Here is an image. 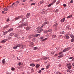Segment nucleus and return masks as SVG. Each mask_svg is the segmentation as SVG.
I'll list each match as a JSON object with an SVG mask.
<instances>
[{
  "label": "nucleus",
  "mask_w": 74,
  "mask_h": 74,
  "mask_svg": "<svg viewBox=\"0 0 74 74\" xmlns=\"http://www.w3.org/2000/svg\"><path fill=\"white\" fill-rule=\"evenodd\" d=\"M18 4H19V1H17L13 3L12 5L9 7H11V8H14V7L13 6V5H14V6L17 7Z\"/></svg>",
  "instance_id": "obj_1"
},
{
  "label": "nucleus",
  "mask_w": 74,
  "mask_h": 74,
  "mask_svg": "<svg viewBox=\"0 0 74 74\" xmlns=\"http://www.w3.org/2000/svg\"><path fill=\"white\" fill-rule=\"evenodd\" d=\"M21 47V48L22 49H23V48H24V47L22 45H21L20 44L15 45L13 47V48L14 49H16L18 47Z\"/></svg>",
  "instance_id": "obj_2"
},
{
  "label": "nucleus",
  "mask_w": 74,
  "mask_h": 74,
  "mask_svg": "<svg viewBox=\"0 0 74 74\" xmlns=\"http://www.w3.org/2000/svg\"><path fill=\"white\" fill-rule=\"evenodd\" d=\"M23 20L25 19H26V18L25 17V16H18V17H17L15 18V21H16V20H18V19H20V18H22Z\"/></svg>",
  "instance_id": "obj_3"
},
{
  "label": "nucleus",
  "mask_w": 74,
  "mask_h": 74,
  "mask_svg": "<svg viewBox=\"0 0 74 74\" xmlns=\"http://www.w3.org/2000/svg\"><path fill=\"white\" fill-rule=\"evenodd\" d=\"M70 36L72 38H73L72 39H71V42H74V35H70Z\"/></svg>",
  "instance_id": "obj_4"
},
{
  "label": "nucleus",
  "mask_w": 74,
  "mask_h": 74,
  "mask_svg": "<svg viewBox=\"0 0 74 74\" xmlns=\"http://www.w3.org/2000/svg\"><path fill=\"white\" fill-rule=\"evenodd\" d=\"M27 24L26 23H24L22 24L21 25H20L18 27H22V26H27Z\"/></svg>",
  "instance_id": "obj_5"
},
{
  "label": "nucleus",
  "mask_w": 74,
  "mask_h": 74,
  "mask_svg": "<svg viewBox=\"0 0 74 74\" xmlns=\"http://www.w3.org/2000/svg\"><path fill=\"white\" fill-rule=\"evenodd\" d=\"M70 65V64H68L66 65V66L68 67V68L69 69H71V66Z\"/></svg>",
  "instance_id": "obj_6"
},
{
  "label": "nucleus",
  "mask_w": 74,
  "mask_h": 74,
  "mask_svg": "<svg viewBox=\"0 0 74 74\" xmlns=\"http://www.w3.org/2000/svg\"><path fill=\"white\" fill-rule=\"evenodd\" d=\"M70 48V47H68V48L65 49L63 50V52H66V51H68V50H69Z\"/></svg>",
  "instance_id": "obj_7"
},
{
  "label": "nucleus",
  "mask_w": 74,
  "mask_h": 74,
  "mask_svg": "<svg viewBox=\"0 0 74 74\" xmlns=\"http://www.w3.org/2000/svg\"><path fill=\"white\" fill-rule=\"evenodd\" d=\"M42 30H43L42 29H41L40 30H37L36 32L37 33H41V32Z\"/></svg>",
  "instance_id": "obj_8"
},
{
  "label": "nucleus",
  "mask_w": 74,
  "mask_h": 74,
  "mask_svg": "<svg viewBox=\"0 0 74 74\" xmlns=\"http://www.w3.org/2000/svg\"><path fill=\"white\" fill-rule=\"evenodd\" d=\"M29 45L30 47H33L34 46V44L33 42H30L29 43Z\"/></svg>",
  "instance_id": "obj_9"
},
{
  "label": "nucleus",
  "mask_w": 74,
  "mask_h": 74,
  "mask_svg": "<svg viewBox=\"0 0 74 74\" xmlns=\"http://www.w3.org/2000/svg\"><path fill=\"white\" fill-rule=\"evenodd\" d=\"M31 27H25V29L27 30H29L30 29H31Z\"/></svg>",
  "instance_id": "obj_10"
},
{
  "label": "nucleus",
  "mask_w": 74,
  "mask_h": 74,
  "mask_svg": "<svg viewBox=\"0 0 74 74\" xmlns=\"http://www.w3.org/2000/svg\"><path fill=\"white\" fill-rule=\"evenodd\" d=\"M65 21V18H64L62 19H61L60 21L61 22V23H62L64 22Z\"/></svg>",
  "instance_id": "obj_11"
},
{
  "label": "nucleus",
  "mask_w": 74,
  "mask_h": 74,
  "mask_svg": "<svg viewBox=\"0 0 74 74\" xmlns=\"http://www.w3.org/2000/svg\"><path fill=\"white\" fill-rule=\"evenodd\" d=\"M66 71L67 72H68V73H72V71L69 69H67Z\"/></svg>",
  "instance_id": "obj_12"
},
{
  "label": "nucleus",
  "mask_w": 74,
  "mask_h": 74,
  "mask_svg": "<svg viewBox=\"0 0 74 74\" xmlns=\"http://www.w3.org/2000/svg\"><path fill=\"white\" fill-rule=\"evenodd\" d=\"M43 3H44V1H41L39 2L38 4L41 5Z\"/></svg>",
  "instance_id": "obj_13"
},
{
  "label": "nucleus",
  "mask_w": 74,
  "mask_h": 74,
  "mask_svg": "<svg viewBox=\"0 0 74 74\" xmlns=\"http://www.w3.org/2000/svg\"><path fill=\"white\" fill-rule=\"evenodd\" d=\"M63 55L62 54L61 55L59 56L58 57V59H60V58H62V57H63Z\"/></svg>",
  "instance_id": "obj_14"
},
{
  "label": "nucleus",
  "mask_w": 74,
  "mask_h": 74,
  "mask_svg": "<svg viewBox=\"0 0 74 74\" xmlns=\"http://www.w3.org/2000/svg\"><path fill=\"white\" fill-rule=\"evenodd\" d=\"M2 63L3 64H5V59H3L2 60Z\"/></svg>",
  "instance_id": "obj_15"
},
{
  "label": "nucleus",
  "mask_w": 74,
  "mask_h": 74,
  "mask_svg": "<svg viewBox=\"0 0 74 74\" xmlns=\"http://www.w3.org/2000/svg\"><path fill=\"white\" fill-rule=\"evenodd\" d=\"M7 40V39H4L2 40V41L1 42V43H4V42H6Z\"/></svg>",
  "instance_id": "obj_16"
},
{
  "label": "nucleus",
  "mask_w": 74,
  "mask_h": 74,
  "mask_svg": "<svg viewBox=\"0 0 74 74\" xmlns=\"http://www.w3.org/2000/svg\"><path fill=\"white\" fill-rule=\"evenodd\" d=\"M49 66H50V64H49L46 66V69H48V68L49 67Z\"/></svg>",
  "instance_id": "obj_17"
},
{
  "label": "nucleus",
  "mask_w": 74,
  "mask_h": 74,
  "mask_svg": "<svg viewBox=\"0 0 74 74\" xmlns=\"http://www.w3.org/2000/svg\"><path fill=\"white\" fill-rule=\"evenodd\" d=\"M38 36H40V34H36L34 35V37H38Z\"/></svg>",
  "instance_id": "obj_18"
},
{
  "label": "nucleus",
  "mask_w": 74,
  "mask_h": 74,
  "mask_svg": "<svg viewBox=\"0 0 74 74\" xmlns=\"http://www.w3.org/2000/svg\"><path fill=\"white\" fill-rule=\"evenodd\" d=\"M42 59H43V60H47V59H49V57H46L45 58H43Z\"/></svg>",
  "instance_id": "obj_19"
},
{
  "label": "nucleus",
  "mask_w": 74,
  "mask_h": 74,
  "mask_svg": "<svg viewBox=\"0 0 74 74\" xmlns=\"http://www.w3.org/2000/svg\"><path fill=\"white\" fill-rule=\"evenodd\" d=\"M33 36L32 35H30L28 37L29 38H33Z\"/></svg>",
  "instance_id": "obj_20"
},
{
  "label": "nucleus",
  "mask_w": 74,
  "mask_h": 74,
  "mask_svg": "<svg viewBox=\"0 0 74 74\" xmlns=\"http://www.w3.org/2000/svg\"><path fill=\"white\" fill-rule=\"evenodd\" d=\"M30 13H28L26 16L28 18H29V16H30Z\"/></svg>",
  "instance_id": "obj_21"
},
{
  "label": "nucleus",
  "mask_w": 74,
  "mask_h": 74,
  "mask_svg": "<svg viewBox=\"0 0 74 74\" xmlns=\"http://www.w3.org/2000/svg\"><path fill=\"white\" fill-rule=\"evenodd\" d=\"M52 30L51 29H49V30H47L46 31V32H52Z\"/></svg>",
  "instance_id": "obj_22"
},
{
  "label": "nucleus",
  "mask_w": 74,
  "mask_h": 74,
  "mask_svg": "<svg viewBox=\"0 0 74 74\" xmlns=\"http://www.w3.org/2000/svg\"><path fill=\"white\" fill-rule=\"evenodd\" d=\"M18 65L19 66H22V63L21 62H19L18 64Z\"/></svg>",
  "instance_id": "obj_23"
},
{
  "label": "nucleus",
  "mask_w": 74,
  "mask_h": 74,
  "mask_svg": "<svg viewBox=\"0 0 74 74\" xmlns=\"http://www.w3.org/2000/svg\"><path fill=\"white\" fill-rule=\"evenodd\" d=\"M8 27H9L8 25H6L3 28V29H5L8 28Z\"/></svg>",
  "instance_id": "obj_24"
},
{
  "label": "nucleus",
  "mask_w": 74,
  "mask_h": 74,
  "mask_svg": "<svg viewBox=\"0 0 74 74\" xmlns=\"http://www.w3.org/2000/svg\"><path fill=\"white\" fill-rule=\"evenodd\" d=\"M30 66H32V67H34L35 66V64H30Z\"/></svg>",
  "instance_id": "obj_25"
},
{
  "label": "nucleus",
  "mask_w": 74,
  "mask_h": 74,
  "mask_svg": "<svg viewBox=\"0 0 74 74\" xmlns=\"http://www.w3.org/2000/svg\"><path fill=\"white\" fill-rule=\"evenodd\" d=\"M12 30H13V29H12V28H10L9 29L8 32H11V31H12Z\"/></svg>",
  "instance_id": "obj_26"
},
{
  "label": "nucleus",
  "mask_w": 74,
  "mask_h": 74,
  "mask_svg": "<svg viewBox=\"0 0 74 74\" xmlns=\"http://www.w3.org/2000/svg\"><path fill=\"white\" fill-rule=\"evenodd\" d=\"M56 37V36L55 35H53L52 36V38H55Z\"/></svg>",
  "instance_id": "obj_27"
},
{
  "label": "nucleus",
  "mask_w": 74,
  "mask_h": 74,
  "mask_svg": "<svg viewBox=\"0 0 74 74\" xmlns=\"http://www.w3.org/2000/svg\"><path fill=\"white\" fill-rule=\"evenodd\" d=\"M66 29L67 30H69V29H70V28L69 27V26H68L66 27Z\"/></svg>",
  "instance_id": "obj_28"
},
{
  "label": "nucleus",
  "mask_w": 74,
  "mask_h": 74,
  "mask_svg": "<svg viewBox=\"0 0 74 74\" xmlns=\"http://www.w3.org/2000/svg\"><path fill=\"white\" fill-rule=\"evenodd\" d=\"M49 22L48 21H46L44 23V24L45 25V24H49Z\"/></svg>",
  "instance_id": "obj_29"
},
{
  "label": "nucleus",
  "mask_w": 74,
  "mask_h": 74,
  "mask_svg": "<svg viewBox=\"0 0 74 74\" xmlns=\"http://www.w3.org/2000/svg\"><path fill=\"white\" fill-rule=\"evenodd\" d=\"M8 10V9H7V8H5L3 9V10L5 11H7Z\"/></svg>",
  "instance_id": "obj_30"
},
{
  "label": "nucleus",
  "mask_w": 74,
  "mask_h": 74,
  "mask_svg": "<svg viewBox=\"0 0 74 74\" xmlns=\"http://www.w3.org/2000/svg\"><path fill=\"white\" fill-rule=\"evenodd\" d=\"M71 17H72V15H69L67 17V18H71Z\"/></svg>",
  "instance_id": "obj_31"
},
{
  "label": "nucleus",
  "mask_w": 74,
  "mask_h": 74,
  "mask_svg": "<svg viewBox=\"0 0 74 74\" xmlns=\"http://www.w3.org/2000/svg\"><path fill=\"white\" fill-rule=\"evenodd\" d=\"M47 39H48V38H45L44 39L42 40L41 41H45V40H47Z\"/></svg>",
  "instance_id": "obj_32"
},
{
  "label": "nucleus",
  "mask_w": 74,
  "mask_h": 74,
  "mask_svg": "<svg viewBox=\"0 0 74 74\" xmlns=\"http://www.w3.org/2000/svg\"><path fill=\"white\" fill-rule=\"evenodd\" d=\"M45 24H44V23L43 24L41 25V27H43V26H45Z\"/></svg>",
  "instance_id": "obj_33"
},
{
  "label": "nucleus",
  "mask_w": 74,
  "mask_h": 74,
  "mask_svg": "<svg viewBox=\"0 0 74 74\" xmlns=\"http://www.w3.org/2000/svg\"><path fill=\"white\" fill-rule=\"evenodd\" d=\"M39 66L40 65L39 64H37L36 66V68H38Z\"/></svg>",
  "instance_id": "obj_34"
},
{
  "label": "nucleus",
  "mask_w": 74,
  "mask_h": 74,
  "mask_svg": "<svg viewBox=\"0 0 74 74\" xmlns=\"http://www.w3.org/2000/svg\"><path fill=\"white\" fill-rule=\"evenodd\" d=\"M58 26V24L56 23L54 25H53V27H55V26Z\"/></svg>",
  "instance_id": "obj_35"
},
{
  "label": "nucleus",
  "mask_w": 74,
  "mask_h": 74,
  "mask_svg": "<svg viewBox=\"0 0 74 74\" xmlns=\"http://www.w3.org/2000/svg\"><path fill=\"white\" fill-rule=\"evenodd\" d=\"M52 5H53V3H51L48 5V7H51Z\"/></svg>",
  "instance_id": "obj_36"
},
{
  "label": "nucleus",
  "mask_w": 74,
  "mask_h": 74,
  "mask_svg": "<svg viewBox=\"0 0 74 74\" xmlns=\"http://www.w3.org/2000/svg\"><path fill=\"white\" fill-rule=\"evenodd\" d=\"M14 35V33H12L10 34V36H13Z\"/></svg>",
  "instance_id": "obj_37"
},
{
  "label": "nucleus",
  "mask_w": 74,
  "mask_h": 74,
  "mask_svg": "<svg viewBox=\"0 0 74 74\" xmlns=\"http://www.w3.org/2000/svg\"><path fill=\"white\" fill-rule=\"evenodd\" d=\"M11 70H12V71H14V70H15V68H12L11 69Z\"/></svg>",
  "instance_id": "obj_38"
},
{
  "label": "nucleus",
  "mask_w": 74,
  "mask_h": 74,
  "mask_svg": "<svg viewBox=\"0 0 74 74\" xmlns=\"http://www.w3.org/2000/svg\"><path fill=\"white\" fill-rule=\"evenodd\" d=\"M64 32H60V34H64Z\"/></svg>",
  "instance_id": "obj_39"
},
{
  "label": "nucleus",
  "mask_w": 74,
  "mask_h": 74,
  "mask_svg": "<svg viewBox=\"0 0 74 74\" xmlns=\"http://www.w3.org/2000/svg\"><path fill=\"white\" fill-rule=\"evenodd\" d=\"M66 37V38H67V39H69V36L68 35H66L65 36Z\"/></svg>",
  "instance_id": "obj_40"
},
{
  "label": "nucleus",
  "mask_w": 74,
  "mask_h": 74,
  "mask_svg": "<svg viewBox=\"0 0 74 74\" xmlns=\"http://www.w3.org/2000/svg\"><path fill=\"white\" fill-rule=\"evenodd\" d=\"M38 49V48L36 47L34 48V49L35 50H36V49Z\"/></svg>",
  "instance_id": "obj_41"
},
{
  "label": "nucleus",
  "mask_w": 74,
  "mask_h": 74,
  "mask_svg": "<svg viewBox=\"0 0 74 74\" xmlns=\"http://www.w3.org/2000/svg\"><path fill=\"white\" fill-rule=\"evenodd\" d=\"M58 11H59V10L58 9H57L55 11L56 12H58Z\"/></svg>",
  "instance_id": "obj_42"
},
{
  "label": "nucleus",
  "mask_w": 74,
  "mask_h": 74,
  "mask_svg": "<svg viewBox=\"0 0 74 74\" xmlns=\"http://www.w3.org/2000/svg\"><path fill=\"white\" fill-rule=\"evenodd\" d=\"M36 4L35 3H32L31 5H35Z\"/></svg>",
  "instance_id": "obj_43"
},
{
  "label": "nucleus",
  "mask_w": 74,
  "mask_h": 74,
  "mask_svg": "<svg viewBox=\"0 0 74 74\" xmlns=\"http://www.w3.org/2000/svg\"><path fill=\"white\" fill-rule=\"evenodd\" d=\"M2 13H3V14H6V13H7V12H4V11H2Z\"/></svg>",
  "instance_id": "obj_44"
},
{
  "label": "nucleus",
  "mask_w": 74,
  "mask_h": 74,
  "mask_svg": "<svg viewBox=\"0 0 74 74\" xmlns=\"http://www.w3.org/2000/svg\"><path fill=\"white\" fill-rule=\"evenodd\" d=\"M56 0H54L53 1V3H55V2H56Z\"/></svg>",
  "instance_id": "obj_45"
},
{
  "label": "nucleus",
  "mask_w": 74,
  "mask_h": 74,
  "mask_svg": "<svg viewBox=\"0 0 74 74\" xmlns=\"http://www.w3.org/2000/svg\"><path fill=\"white\" fill-rule=\"evenodd\" d=\"M36 41V39H35V38H33L32 39V41L34 42V41Z\"/></svg>",
  "instance_id": "obj_46"
},
{
  "label": "nucleus",
  "mask_w": 74,
  "mask_h": 74,
  "mask_svg": "<svg viewBox=\"0 0 74 74\" xmlns=\"http://www.w3.org/2000/svg\"><path fill=\"white\" fill-rule=\"evenodd\" d=\"M73 3V0H71L70 1V3L71 4V3Z\"/></svg>",
  "instance_id": "obj_47"
},
{
  "label": "nucleus",
  "mask_w": 74,
  "mask_h": 74,
  "mask_svg": "<svg viewBox=\"0 0 74 74\" xmlns=\"http://www.w3.org/2000/svg\"><path fill=\"white\" fill-rule=\"evenodd\" d=\"M44 38V37H41L40 38V40H42V39H43Z\"/></svg>",
  "instance_id": "obj_48"
},
{
  "label": "nucleus",
  "mask_w": 74,
  "mask_h": 74,
  "mask_svg": "<svg viewBox=\"0 0 74 74\" xmlns=\"http://www.w3.org/2000/svg\"><path fill=\"white\" fill-rule=\"evenodd\" d=\"M10 21V19L9 18H8L7 20V22H9Z\"/></svg>",
  "instance_id": "obj_49"
},
{
  "label": "nucleus",
  "mask_w": 74,
  "mask_h": 74,
  "mask_svg": "<svg viewBox=\"0 0 74 74\" xmlns=\"http://www.w3.org/2000/svg\"><path fill=\"white\" fill-rule=\"evenodd\" d=\"M18 36V34H16L15 35V37H17V36Z\"/></svg>",
  "instance_id": "obj_50"
},
{
  "label": "nucleus",
  "mask_w": 74,
  "mask_h": 74,
  "mask_svg": "<svg viewBox=\"0 0 74 74\" xmlns=\"http://www.w3.org/2000/svg\"><path fill=\"white\" fill-rule=\"evenodd\" d=\"M63 5L64 6V7H65L66 6V4H64Z\"/></svg>",
  "instance_id": "obj_51"
},
{
  "label": "nucleus",
  "mask_w": 74,
  "mask_h": 74,
  "mask_svg": "<svg viewBox=\"0 0 74 74\" xmlns=\"http://www.w3.org/2000/svg\"><path fill=\"white\" fill-rule=\"evenodd\" d=\"M7 33V32H4V34H6Z\"/></svg>",
  "instance_id": "obj_52"
},
{
  "label": "nucleus",
  "mask_w": 74,
  "mask_h": 74,
  "mask_svg": "<svg viewBox=\"0 0 74 74\" xmlns=\"http://www.w3.org/2000/svg\"><path fill=\"white\" fill-rule=\"evenodd\" d=\"M51 54H52V55H53V54H54V52H52Z\"/></svg>",
  "instance_id": "obj_53"
},
{
  "label": "nucleus",
  "mask_w": 74,
  "mask_h": 74,
  "mask_svg": "<svg viewBox=\"0 0 74 74\" xmlns=\"http://www.w3.org/2000/svg\"><path fill=\"white\" fill-rule=\"evenodd\" d=\"M60 3V2L59 1H58L57 2V4H59Z\"/></svg>",
  "instance_id": "obj_54"
},
{
  "label": "nucleus",
  "mask_w": 74,
  "mask_h": 74,
  "mask_svg": "<svg viewBox=\"0 0 74 74\" xmlns=\"http://www.w3.org/2000/svg\"><path fill=\"white\" fill-rule=\"evenodd\" d=\"M69 59H73V57H71L69 58Z\"/></svg>",
  "instance_id": "obj_55"
},
{
  "label": "nucleus",
  "mask_w": 74,
  "mask_h": 74,
  "mask_svg": "<svg viewBox=\"0 0 74 74\" xmlns=\"http://www.w3.org/2000/svg\"><path fill=\"white\" fill-rule=\"evenodd\" d=\"M62 52H60L59 53V55H60V54H62Z\"/></svg>",
  "instance_id": "obj_56"
},
{
  "label": "nucleus",
  "mask_w": 74,
  "mask_h": 74,
  "mask_svg": "<svg viewBox=\"0 0 74 74\" xmlns=\"http://www.w3.org/2000/svg\"><path fill=\"white\" fill-rule=\"evenodd\" d=\"M44 68H42V69H41V70H44Z\"/></svg>",
  "instance_id": "obj_57"
},
{
  "label": "nucleus",
  "mask_w": 74,
  "mask_h": 74,
  "mask_svg": "<svg viewBox=\"0 0 74 74\" xmlns=\"http://www.w3.org/2000/svg\"><path fill=\"white\" fill-rule=\"evenodd\" d=\"M59 48H60V47H59L58 48H57L56 49H57V51H58V49H59Z\"/></svg>",
  "instance_id": "obj_58"
},
{
  "label": "nucleus",
  "mask_w": 74,
  "mask_h": 74,
  "mask_svg": "<svg viewBox=\"0 0 74 74\" xmlns=\"http://www.w3.org/2000/svg\"><path fill=\"white\" fill-rule=\"evenodd\" d=\"M18 69H21V67H18Z\"/></svg>",
  "instance_id": "obj_59"
},
{
  "label": "nucleus",
  "mask_w": 74,
  "mask_h": 74,
  "mask_svg": "<svg viewBox=\"0 0 74 74\" xmlns=\"http://www.w3.org/2000/svg\"><path fill=\"white\" fill-rule=\"evenodd\" d=\"M41 72V70H40L39 71V73H40Z\"/></svg>",
  "instance_id": "obj_60"
},
{
  "label": "nucleus",
  "mask_w": 74,
  "mask_h": 74,
  "mask_svg": "<svg viewBox=\"0 0 74 74\" xmlns=\"http://www.w3.org/2000/svg\"><path fill=\"white\" fill-rule=\"evenodd\" d=\"M26 1V0H23V2H25Z\"/></svg>",
  "instance_id": "obj_61"
},
{
  "label": "nucleus",
  "mask_w": 74,
  "mask_h": 74,
  "mask_svg": "<svg viewBox=\"0 0 74 74\" xmlns=\"http://www.w3.org/2000/svg\"><path fill=\"white\" fill-rule=\"evenodd\" d=\"M57 54H56L55 55V56H57Z\"/></svg>",
  "instance_id": "obj_62"
},
{
  "label": "nucleus",
  "mask_w": 74,
  "mask_h": 74,
  "mask_svg": "<svg viewBox=\"0 0 74 74\" xmlns=\"http://www.w3.org/2000/svg\"><path fill=\"white\" fill-rule=\"evenodd\" d=\"M72 65H73V66H74V63H73Z\"/></svg>",
  "instance_id": "obj_63"
},
{
  "label": "nucleus",
  "mask_w": 74,
  "mask_h": 74,
  "mask_svg": "<svg viewBox=\"0 0 74 74\" xmlns=\"http://www.w3.org/2000/svg\"><path fill=\"white\" fill-rule=\"evenodd\" d=\"M11 37L9 38V39H11Z\"/></svg>",
  "instance_id": "obj_64"
}]
</instances>
